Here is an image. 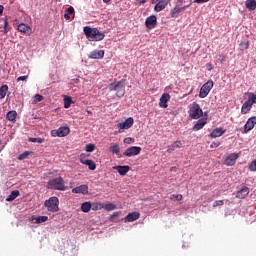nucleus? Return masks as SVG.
Returning a JSON list of instances; mask_svg holds the SVG:
<instances>
[{
  "instance_id": "f257e3e1",
  "label": "nucleus",
  "mask_w": 256,
  "mask_h": 256,
  "mask_svg": "<svg viewBox=\"0 0 256 256\" xmlns=\"http://www.w3.org/2000/svg\"><path fill=\"white\" fill-rule=\"evenodd\" d=\"M84 35L88 41H103L105 39V34L97 28H91V26H85L83 28Z\"/></svg>"
},
{
  "instance_id": "f03ea898",
  "label": "nucleus",
  "mask_w": 256,
  "mask_h": 256,
  "mask_svg": "<svg viewBox=\"0 0 256 256\" xmlns=\"http://www.w3.org/2000/svg\"><path fill=\"white\" fill-rule=\"evenodd\" d=\"M48 189H54L55 191H65V180L63 177L53 178L48 181Z\"/></svg>"
},
{
  "instance_id": "7ed1b4c3",
  "label": "nucleus",
  "mask_w": 256,
  "mask_h": 256,
  "mask_svg": "<svg viewBox=\"0 0 256 256\" xmlns=\"http://www.w3.org/2000/svg\"><path fill=\"white\" fill-rule=\"evenodd\" d=\"M109 91H116V97H124L125 96V85L122 81H114L109 85Z\"/></svg>"
},
{
  "instance_id": "20e7f679",
  "label": "nucleus",
  "mask_w": 256,
  "mask_h": 256,
  "mask_svg": "<svg viewBox=\"0 0 256 256\" xmlns=\"http://www.w3.org/2000/svg\"><path fill=\"white\" fill-rule=\"evenodd\" d=\"M44 205L50 213H57V211H59V198L55 196L50 197L44 202Z\"/></svg>"
},
{
  "instance_id": "39448f33",
  "label": "nucleus",
  "mask_w": 256,
  "mask_h": 256,
  "mask_svg": "<svg viewBox=\"0 0 256 256\" xmlns=\"http://www.w3.org/2000/svg\"><path fill=\"white\" fill-rule=\"evenodd\" d=\"M189 117L191 119H201V117H203V109H201V106H199L197 102L192 104V107L189 111Z\"/></svg>"
},
{
  "instance_id": "423d86ee",
  "label": "nucleus",
  "mask_w": 256,
  "mask_h": 256,
  "mask_svg": "<svg viewBox=\"0 0 256 256\" xmlns=\"http://www.w3.org/2000/svg\"><path fill=\"white\" fill-rule=\"evenodd\" d=\"M213 81L209 80L200 88L199 97L200 99H205L209 93H211V89H213Z\"/></svg>"
},
{
  "instance_id": "0eeeda50",
  "label": "nucleus",
  "mask_w": 256,
  "mask_h": 256,
  "mask_svg": "<svg viewBox=\"0 0 256 256\" xmlns=\"http://www.w3.org/2000/svg\"><path fill=\"white\" fill-rule=\"evenodd\" d=\"M151 3L152 5L156 4L154 7V11H156V13H159L171 3V0H151Z\"/></svg>"
},
{
  "instance_id": "6e6552de",
  "label": "nucleus",
  "mask_w": 256,
  "mask_h": 256,
  "mask_svg": "<svg viewBox=\"0 0 256 256\" xmlns=\"http://www.w3.org/2000/svg\"><path fill=\"white\" fill-rule=\"evenodd\" d=\"M71 133L69 127H60L56 130H51V137H67Z\"/></svg>"
},
{
  "instance_id": "1a4fd4ad",
  "label": "nucleus",
  "mask_w": 256,
  "mask_h": 256,
  "mask_svg": "<svg viewBox=\"0 0 256 256\" xmlns=\"http://www.w3.org/2000/svg\"><path fill=\"white\" fill-rule=\"evenodd\" d=\"M133 123H135L133 117H129L124 122L118 123L117 127L119 128V133L123 130L131 129L133 127Z\"/></svg>"
},
{
  "instance_id": "9d476101",
  "label": "nucleus",
  "mask_w": 256,
  "mask_h": 256,
  "mask_svg": "<svg viewBox=\"0 0 256 256\" xmlns=\"http://www.w3.org/2000/svg\"><path fill=\"white\" fill-rule=\"evenodd\" d=\"M141 150L139 146H131L124 151L123 155H125V157H135L141 153Z\"/></svg>"
},
{
  "instance_id": "9b49d317",
  "label": "nucleus",
  "mask_w": 256,
  "mask_h": 256,
  "mask_svg": "<svg viewBox=\"0 0 256 256\" xmlns=\"http://www.w3.org/2000/svg\"><path fill=\"white\" fill-rule=\"evenodd\" d=\"M237 159H239V154L230 153L228 156H226L224 160V165H226L227 167H233V165L237 163Z\"/></svg>"
},
{
  "instance_id": "f8f14e48",
  "label": "nucleus",
  "mask_w": 256,
  "mask_h": 256,
  "mask_svg": "<svg viewBox=\"0 0 256 256\" xmlns=\"http://www.w3.org/2000/svg\"><path fill=\"white\" fill-rule=\"evenodd\" d=\"M80 163H82V165H87L90 171H95L97 169V164H95L93 160H85V154L80 156Z\"/></svg>"
},
{
  "instance_id": "ddd939ff",
  "label": "nucleus",
  "mask_w": 256,
  "mask_h": 256,
  "mask_svg": "<svg viewBox=\"0 0 256 256\" xmlns=\"http://www.w3.org/2000/svg\"><path fill=\"white\" fill-rule=\"evenodd\" d=\"M145 26L147 29H155L157 27V16L151 15L146 18Z\"/></svg>"
},
{
  "instance_id": "4468645a",
  "label": "nucleus",
  "mask_w": 256,
  "mask_h": 256,
  "mask_svg": "<svg viewBox=\"0 0 256 256\" xmlns=\"http://www.w3.org/2000/svg\"><path fill=\"white\" fill-rule=\"evenodd\" d=\"M256 125V116L250 117L244 125V133H249Z\"/></svg>"
},
{
  "instance_id": "2eb2a0df",
  "label": "nucleus",
  "mask_w": 256,
  "mask_h": 256,
  "mask_svg": "<svg viewBox=\"0 0 256 256\" xmlns=\"http://www.w3.org/2000/svg\"><path fill=\"white\" fill-rule=\"evenodd\" d=\"M18 31L20 33H24L25 35H31V33H33V29L25 23H21L18 25Z\"/></svg>"
},
{
  "instance_id": "dca6fc26",
  "label": "nucleus",
  "mask_w": 256,
  "mask_h": 256,
  "mask_svg": "<svg viewBox=\"0 0 256 256\" xmlns=\"http://www.w3.org/2000/svg\"><path fill=\"white\" fill-rule=\"evenodd\" d=\"M181 147H183V143L180 140H177L171 145H168L167 153H173V151H177V149H181Z\"/></svg>"
},
{
  "instance_id": "f3484780",
  "label": "nucleus",
  "mask_w": 256,
  "mask_h": 256,
  "mask_svg": "<svg viewBox=\"0 0 256 256\" xmlns=\"http://www.w3.org/2000/svg\"><path fill=\"white\" fill-rule=\"evenodd\" d=\"M141 217V214L139 212H132L129 213L125 218L124 221L125 223H133V221H137Z\"/></svg>"
},
{
  "instance_id": "a211bd4d",
  "label": "nucleus",
  "mask_w": 256,
  "mask_h": 256,
  "mask_svg": "<svg viewBox=\"0 0 256 256\" xmlns=\"http://www.w3.org/2000/svg\"><path fill=\"white\" fill-rule=\"evenodd\" d=\"M89 59H103L105 57L104 50H94L88 55Z\"/></svg>"
},
{
  "instance_id": "6ab92c4d",
  "label": "nucleus",
  "mask_w": 256,
  "mask_h": 256,
  "mask_svg": "<svg viewBox=\"0 0 256 256\" xmlns=\"http://www.w3.org/2000/svg\"><path fill=\"white\" fill-rule=\"evenodd\" d=\"M72 193H76V194L82 193V195H87V193H89V186L85 184L80 185L76 188H73Z\"/></svg>"
},
{
  "instance_id": "aec40b11",
  "label": "nucleus",
  "mask_w": 256,
  "mask_h": 256,
  "mask_svg": "<svg viewBox=\"0 0 256 256\" xmlns=\"http://www.w3.org/2000/svg\"><path fill=\"white\" fill-rule=\"evenodd\" d=\"M113 169L115 171H118L119 175H121L122 177H125V175H127V173L131 171V167L129 166H114Z\"/></svg>"
},
{
  "instance_id": "412c9836",
  "label": "nucleus",
  "mask_w": 256,
  "mask_h": 256,
  "mask_svg": "<svg viewBox=\"0 0 256 256\" xmlns=\"http://www.w3.org/2000/svg\"><path fill=\"white\" fill-rule=\"evenodd\" d=\"M169 99H171V95L164 93L159 102V106L163 107V109H167V103L169 102Z\"/></svg>"
},
{
  "instance_id": "4be33fe9",
  "label": "nucleus",
  "mask_w": 256,
  "mask_h": 256,
  "mask_svg": "<svg viewBox=\"0 0 256 256\" xmlns=\"http://www.w3.org/2000/svg\"><path fill=\"white\" fill-rule=\"evenodd\" d=\"M252 107H253V104L251 103V100L248 98V101L244 102V104L242 105V108H241L242 115H247V113L251 111Z\"/></svg>"
},
{
  "instance_id": "5701e85b",
  "label": "nucleus",
  "mask_w": 256,
  "mask_h": 256,
  "mask_svg": "<svg viewBox=\"0 0 256 256\" xmlns=\"http://www.w3.org/2000/svg\"><path fill=\"white\" fill-rule=\"evenodd\" d=\"M249 195V187L244 186L241 190L237 191V199H245Z\"/></svg>"
},
{
  "instance_id": "b1692460",
  "label": "nucleus",
  "mask_w": 256,
  "mask_h": 256,
  "mask_svg": "<svg viewBox=\"0 0 256 256\" xmlns=\"http://www.w3.org/2000/svg\"><path fill=\"white\" fill-rule=\"evenodd\" d=\"M205 125H207V121H205L204 119H200L193 126L192 131H201V129H203Z\"/></svg>"
},
{
  "instance_id": "393cba45",
  "label": "nucleus",
  "mask_w": 256,
  "mask_h": 256,
  "mask_svg": "<svg viewBox=\"0 0 256 256\" xmlns=\"http://www.w3.org/2000/svg\"><path fill=\"white\" fill-rule=\"evenodd\" d=\"M225 133V130L223 128H215L211 133L210 137L212 139H216V137H221Z\"/></svg>"
},
{
  "instance_id": "a878e982",
  "label": "nucleus",
  "mask_w": 256,
  "mask_h": 256,
  "mask_svg": "<svg viewBox=\"0 0 256 256\" xmlns=\"http://www.w3.org/2000/svg\"><path fill=\"white\" fill-rule=\"evenodd\" d=\"M6 119L8 121H11L12 123H15V121H17V111L15 110H10L7 114H6Z\"/></svg>"
},
{
  "instance_id": "bb28decb",
  "label": "nucleus",
  "mask_w": 256,
  "mask_h": 256,
  "mask_svg": "<svg viewBox=\"0 0 256 256\" xmlns=\"http://www.w3.org/2000/svg\"><path fill=\"white\" fill-rule=\"evenodd\" d=\"M245 7L248 11H255L256 9V0H246Z\"/></svg>"
},
{
  "instance_id": "cd10ccee",
  "label": "nucleus",
  "mask_w": 256,
  "mask_h": 256,
  "mask_svg": "<svg viewBox=\"0 0 256 256\" xmlns=\"http://www.w3.org/2000/svg\"><path fill=\"white\" fill-rule=\"evenodd\" d=\"M92 209V204L91 202H84L81 205V211H83V213H89Z\"/></svg>"
},
{
  "instance_id": "c85d7f7f",
  "label": "nucleus",
  "mask_w": 256,
  "mask_h": 256,
  "mask_svg": "<svg viewBox=\"0 0 256 256\" xmlns=\"http://www.w3.org/2000/svg\"><path fill=\"white\" fill-rule=\"evenodd\" d=\"M19 195H20L19 190H13V191L10 193V195L6 198V201H9V202L15 201V198H16V197H19Z\"/></svg>"
},
{
  "instance_id": "c756f323",
  "label": "nucleus",
  "mask_w": 256,
  "mask_h": 256,
  "mask_svg": "<svg viewBox=\"0 0 256 256\" xmlns=\"http://www.w3.org/2000/svg\"><path fill=\"white\" fill-rule=\"evenodd\" d=\"M109 151L110 153H113V155H119L121 148L119 147V144H114L110 146Z\"/></svg>"
},
{
  "instance_id": "7c9ffc66",
  "label": "nucleus",
  "mask_w": 256,
  "mask_h": 256,
  "mask_svg": "<svg viewBox=\"0 0 256 256\" xmlns=\"http://www.w3.org/2000/svg\"><path fill=\"white\" fill-rule=\"evenodd\" d=\"M9 91V86L3 85L0 87V98L5 99V96L7 95V92Z\"/></svg>"
},
{
  "instance_id": "2f4dec72",
  "label": "nucleus",
  "mask_w": 256,
  "mask_h": 256,
  "mask_svg": "<svg viewBox=\"0 0 256 256\" xmlns=\"http://www.w3.org/2000/svg\"><path fill=\"white\" fill-rule=\"evenodd\" d=\"M104 207L105 205H103L102 203H99V202L92 203V211H101V209H103Z\"/></svg>"
},
{
  "instance_id": "473e14b6",
  "label": "nucleus",
  "mask_w": 256,
  "mask_h": 256,
  "mask_svg": "<svg viewBox=\"0 0 256 256\" xmlns=\"http://www.w3.org/2000/svg\"><path fill=\"white\" fill-rule=\"evenodd\" d=\"M33 221H35V223H45L46 221H49V217L47 216H39L33 219Z\"/></svg>"
},
{
  "instance_id": "72a5a7b5",
  "label": "nucleus",
  "mask_w": 256,
  "mask_h": 256,
  "mask_svg": "<svg viewBox=\"0 0 256 256\" xmlns=\"http://www.w3.org/2000/svg\"><path fill=\"white\" fill-rule=\"evenodd\" d=\"M247 97L248 99L250 100L251 104L252 105H255L256 104V94L253 93V92H248L247 93Z\"/></svg>"
},
{
  "instance_id": "f704fd0d",
  "label": "nucleus",
  "mask_w": 256,
  "mask_h": 256,
  "mask_svg": "<svg viewBox=\"0 0 256 256\" xmlns=\"http://www.w3.org/2000/svg\"><path fill=\"white\" fill-rule=\"evenodd\" d=\"M71 103H73V99L71 97L64 98V109H69L71 107Z\"/></svg>"
},
{
  "instance_id": "c9c22d12",
  "label": "nucleus",
  "mask_w": 256,
  "mask_h": 256,
  "mask_svg": "<svg viewBox=\"0 0 256 256\" xmlns=\"http://www.w3.org/2000/svg\"><path fill=\"white\" fill-rule=\"evenodd\" d=\"M29 155H33V152L25 151L24 153L18 156V161H23L29 157Z\"/></svg>"
},
{
  "instance_id": "e433bc0d",
  "label": "nucleus",
  "mask_w": 256,
  "mask_h": 256,
  "mask_svg": "<svg viewBox=\"0 0 256 256\" xmlns=\"http://www.w3.org/2000/svg\"><path fill=\"white\" fill-rule=\"evenodd\" d=\"M106 211H114V209H117V206L113 203H106L103 207Z\"/></svg>"
},
{
  "instance_id": "4c0bfd02",
  "label": "nucleus",
  "mask_w": 256,
  "mask_h": 256,
  "mask_svg": "<svg viewBox=\"0 0 256 256\" xmlns=\"http://www.w3.org/2000/svg\"><path fill=\"white\" fill-rule=\"evenodd\" d=\"M179 13H181V8L175 7L171 10V17L177 18L179 17Z\"/></svg>"
},
{
  "instance_id": "58836bf2",
  "label": "nucleus",
  "mask_w": 256,
  "mask_h": 256,
  "mask_svg": "<svg viewBox=\"0 0 256 256\" xmlns=\"http://www.w3.org/2000/svg\"><path fill=\"white\" fill-rule=\"evenodd\" d=\"M239 47L240 51H247V49H249V41L241 42Z\"/></svg>"
},
{
  "instance_id": "ea45409f",
  "label": "nucleus",
  "mask_w": 256,
  "mask_h": 256,
  "mask_svg": "<svg viewBox=\"0 0 256 256\" xmlns=\"http://www.w3.org/2000/svg\"><path fill=\"white\" fill-rule=\"evenodd\" d=\"M7 33H9V21L4 18V35H7Z\"/></svg>"
},
{
  "instance_id": "a19ab883",
  "label": "nucleus",
  "mask_w": 256,
  "mask_h": 256,
  "mask_svg": "<svg viewBox=\"0 0 256 256\" xmlns=\"http://www.w3.org/2000/svg\"><path fill=\"white\" fill-rule=\"evenodd\" d=\"M30 143H43L45 140L43 138H29Z\"/></svg>"
},
{
  "instance_id": "79ce46f5",
  "label": "nucleus",
  "mask_w": 256,
  "mask_h": 256,
  "mask_svg": "<svg viewBox=\"0 0 256 256\" xmlns=\"http://www.w3.org/2000/svg\"><path fill=\"white\" fill-rule=\"evenodd\" d=\"M86 151L87 153H93L95 151V144H87Z\"/></svg>"
},
{
  "instance_id": "37998d69",
  "label": "nucleus",
  "mask_w": 256,
  "mask_h": 256,
  "mask_svg": "<svg viewBox=\"0 0 256 256\" xmlns=\"http://www.w3.org/2000/svg\"><path fill=\"white\" fill-rule=\"evenodd\" d=\"M248 169H249V171H252V172H255V171H256V159L253 160V161L249 164Z\"/></svg>"
},
{
  "instance_id": "c03bdc74",
  "label": "nucleus",
  "mask_w": 256,
  "mask_h": 256,
  "mask_svg": "<svg viewBox=\"0 0 256 256\" xmlns=\"http://www.w3.org/2000/svg\"><path fill=\"white\" fill-rule=\"evenodd\" d=\"M223 205H225V202L223 200H216L213 203V207H223Z\"/></svg>"
},
{
  "instance_id": "a18cd8bd",
  "label": "nucleus",
  "mask_w": 256,
  "mask_h": 256,
  "mask_svg": "<svg viewBox=\"0 0 256 256\" xmlns=\"http://www.w3.org/2000/svg\"><path fill=\"white\" fill-rule=\"evenodd\" d=\"M123 141L126 145H131V144L135 143V139H133L131 137L125 138Z\"/></svg>"
},
{
  "instance_id": "49530a36",
  "label": "nucleus",
  "mask_w": 256,
  "mask_h": 256,
  "mask_svg": "<svg viewBox=\"0 0 256 256\" xmlns=\"http://www.w3.org/2000/svg\"><path fill=\"white\" fill-rule=\"evenodd\" d=\"M73 13H75V8H73V6H70L66 9V14L73 15Z\"/></svg>"
},
{
  "instance_id": "de8ad7c7",
  "label": "nucleus",
  "mask_w": 256,
  "mask_h": 256,
  "mask_svg": "<svg viewBox=\"0 0 256 256\" xmlns=\"http://www.w3.org/2000/svg\"><path fill=\"white\" fill-rule=\"evenodd\" d=\"M34 99H35V101H37L39 103L43 100V96L41 94H36L34 96Z\"/></svg>"
},
{
  "instance_id": "09e8293b",
  "label": "nucleus",
  "mask_w": 256,
  "mask_h": 256,
  "mask_svg": "<svg viewBox=\"0 0 256 256\" xmlns=\"http://www.w3.org/2000/svg\"><path fill=\"white\" fill-rule=\"evenodd\" d=\"M27 79H29V76L28 75H26V76H19L18 78H17V81L19 82V81H27Z\"/></svg>"
},
{
  "instance_id": "8fccbe9b",
  "label": "nucleus",
  "mask_w": 256,
  "mask_h": 256,
  "mask_svg": "<svg viewBox=\"0 0 256 256\" xmlns=\"http://www.w3.org/2000/svg\"><path fill=\"white\" fill-rule=\"evenodd\" d=\"M220 145H221L220 142H213V143L210 145V147H211L212 149H216V147H219Z\"/></svg>"
},
{
  "instance_id": "3c124183",
  "label": "nucleus",
  "mask_w": 256,
  "mask_h": 256,
  "mask_svg": "<svg viewBox=\"0 0 256 256\" xmlns=\"http://www.w3.org/2000/svg\"><path fill=\"white\" fill-rule=\"evenodd\" d=\"M119 213H120V212H114V213L110 216L109 221H113V219H115V217H119Z\"/></svg>"
},
{
  "instance_id": "603ef678",
  "label": "nucleus",
  "mask_w": 256,
  "mask_h": 256,
  "mask_svg": "<svg viewBox=\"0 0 256 256\" xmlns=\"http://www.w3.org/2000/svg\"><path fill=\"white\" fill-rule=\"evenodd\" d=\"M206 68H207L208 71H213V64L207 63Z\"/></svg>"
},
{
  "instance_id": "864d4df0",
  "label": "nucleus",
  "mask_w": 256,
  "mask_h": 256,
  "mask_svg": "<svg viewBox=\"0 0 256 256\" xmlns=\"http://www.w3.org/2000/svg\"><path fill=\"white\" fill-rule=\"evenodd\" d=\"M176 201H183V195L176 194Z\"/></svg>"
},
{
  "instance_id": "5fc2aeb1",
  "label": "nucleus",
  "mask_w": 256,
  "mask_h": 256,
  "mask_svg": "<svg viewBox=\"0 0 256 256\" xmlns=\"http://www.w3.org/2000/svg\"><path fill=\"white\" fill-rule=\"evenodd\" d=\"M209 0H194V3H208Z\"/></svg>"
},
{
  "instance_id": "6e6d98bb",
  "label": "nucleus",
  "mask_w": 256,
  "mask_h": 256,
  "mask_svg": "<svg viewBox=\"0 0 256 256\" xmlns=\"http://www.w3.org/2000/svg\"><path fill=\"white\" fill-rule=\"evenodd\" d=\"M64 19H66V21H69V19H71L70 14H67V13L65 12V14H64Z\"/></svg>"
},
{
  "instance_id": "4d7b16f0",
  "label": "nucleus",
  "mask_w": 256,
  "mask_h": 256,
  "mask_svg": "<svg viewBox=\"0 0 256 256\" xmlns=\"http://www.w3.org/2000/svg\"><path fill=\"white\" fill-rule=\"evenodd\" d=\"M220 59V63H224L225 62V55H219Z\"/></svg>"
},
{
  "instance_id": "13d9d810",
  "label": "nucleus",
  "mask_w": 256,
  "mask_h": 256,
  "mask_svg": "<svg viewBox=\"0 0 256 256\" xmlns=\"http://www.w3.org/2000/svg\"><path fill=\"white\" fill-rule=\"evenodd\" d=\"M176 197H177L176 194H172V195L170 196V200H171V201H176Z\"/></svg>"
},
{
  "instance_id": "bf43d9fd",
  "label": "nucleus",
  "mask_w": 256,
  "mask_h": 256,
  "mask_svg": "<svg viewBox=\"0 0 256 256\" xmlns=\"http://www.w3.org/2000/svg\"><path fill=\"white\" fill-rule=\"evenodd\" d=\"M4 9H5V7L3 5H0V16L3 15Z\"/></svg>"
},
{
  "instance_id": "052dcab7",
  "label": "nucleus",
  "mask_w": 256,
  "mask_h": 256,
  "mask_svg": "<svg viewBox=\"0 0 256 256\" xmlns=\"http://www.w3.org/2000/svg\"><path fill=\"white\" fill-rule=\"evenodd\" d=\"M137 1V3H139V4H145V3H147V0H136Z\"/></svg>"
},
{
  "instance_id": "680f3d73",
  "label": "nucleus",
  "mask_w": 256,
  "mask_h": 256,
  "mask_svg": "<svg viewBox=\"0 0 256 256\" xmlns=\"http://www.w3.org/2000/svg\"><path fill=\"white\" fill-rule=\"evenodd\" d=\"M86 113H88V115H93V112L91 110H86Z\"/></svg>"
},
{
  "instance_id": "e2e57ef3",
  "label": "nucleus",
  "mask_w": 256,
  "mask_h": 256,
  "mask_svg": "<svg viewBox=\"0 0 256 256\" xmlns=\"http://www.w3.org/2000/svg\"><path fill=\"white\" fill-rule=\"evenodd\" d=\"M111 0H103L104 3H110Z\"/></svg>"
}]
</instances>
